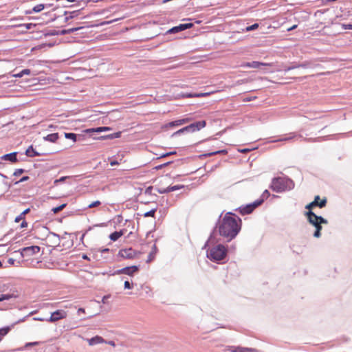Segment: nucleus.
<instances>
[{"instance_id": "55", "label": "nucleus", "mask_w": 352, "mask_h": 352, "mask_svg": "<svg viewBox=\"0 0 352 352\" xmlns=\"http://www.w3.org/2000/svg\"><path fill=\"white\" fill-rule=\"evenodd\" d=\"M30 179V177L29 176H23L20 179H19V182L21 183V182H26L28 180Z\"/></svg>"}, {"instance_id": "17", "label": "nucleus", "mask_w": 352, "mask_h": 352, "mask_svg": "<svg viewBox=\"0 0 352 352\" xmlns=\"http://www.w3.org/2000/svg\"><path fill=\"white\" fill-rule=\"evenodd\" d=\"M111 130V128L109 126H99L96 128H90L87 129L83 132L85 133L89 134V136H92L94 133H100L103 131H107Z\"/></svg>"}, {"instance_id": "7", "label": "nucleus", "mask_w": 352, "mask_h": 352, "mask_svg": "<svg viewBox=\"0 0 352 352\" xmlns=\"http://www.w3.org/2000/svg\"><path fill=\"white\" fill-rule=\"evenodd\" d=\"M41 250V248L38 245H31L25 247L19 250L21 258L32 256Z\"/></svg>"}, {"instance_id": "42", "label": "nucleus", "mask_w": 352, "mask_h": 352, "mask_svg": "<svg viewBox=\"0 0 352 352\" xmlns=\"http://www.w3.org/2000/svg\"><path fill=\"white\" fill-rule=\"evenodd\" d=\"M155 189L160 194H166L170 192L169 187L166 188H155Z\"/></svg>"}, {"instance_id": "49", "label": "nucleus", "mask_w": 352, "mask_h": 352, "mask_svg": "<svg viewBox=\"0 0 352 352\" xmlns=\"http://www.w3.org/2000/svg\"><path fill=\"white\" fill-rule=\"evenodd\" d=\"M153 189V186H150L148 187H147L146 189H145V191H144V193L146 195H152V190Z\"/></svg>"}, {"instance_id": "39", "label": "nucleus", "mask_w": 352, "mask_h": 352, "mask_svg": "<svg viewBox=\"0 0 352 352\" xmlns=\"http://www.w3.org/2000/svg\"><path fill=\"white\" fill-rule=\"evenodd\" d=\"M299 66L302 68H310L313 67V64L310 61H304L301 63H299Z\"/></svg>"}, {"instance_id": "21", "label": "nucleus", "mask_w": 352, "mask_h": 352, "mask_svg": "<svg viewBox=\"0 0 352 352\" xmlns=\"http://www.w3.org/2000/svg\"><path fill=\"white\" fill-rule=\"evenodd\" d=\"M83 27H76V28H72L69 29H63L61 30H58L59 35H66V34H70L72 33H74V32H76L79 30L82 29Z\"/></svg>"}, {"instance_id": "15", "label": "nucleus", "mask_w": 352, "mask_h": 352, "mask_svg": "<svg viewBox=\"0 0 352 352\" xmlns=\"http://www.w3.org/2000/svg\"><path fill=\"white\" fill-rule=\"evenodd\" d=\"M192 118H185L175 121L170 122L164 125L165 128L179 126L184 124H187L192 121Z\"/></svg>"}, {"instance_id": "6", "label": "nucleus", "mask_w": 352, "mask_h": 352, "mask_svg": "<svg viewBox=\"0 0 352 352\" xmlns=\"http://www.w3.org/2000/svg\"><path fill=\"white\" fill-rule=\"evenodd\" d=\"M140 267L138 265L127 266L116 270L113 274H126L128 276H133L135 274L138 273Z\"/></svg>"}, {"instance_id": "23", "label": "nucleus", "mask_w": 352, "mask_h": 352, "mask_svg": "<svg viewBox=\"0 0 352 352\" xmlns=\"http://www.w3.org/2000/svg\"><path fill=\"white\" fill-rule=\"evenodd\" d=\"M270 196V193L268 190H265L259 199H256L255 201L257 205L261 206L265 200H266Z\"/></svg>"}, {"instance_id": "9", "label": "nucleus", "mask_w": 352, "mask_h": 352, "mask_svg": "<svg viewBox=\"0 0 352 352\" xmlns=\"http://www.w3.org/2000/svg\"><path fill=\"white\" fill-rule=\"evenodd\" d=\"M258 206V205H257L256 202L254 201L251 204L239 207L236 210L241 214L245 215L251 214Z\"/></svg>"}, {"instance_id": "24", "label": "nucleus", "mask_w": 352, "mask_h": 352, "mask_svg": "<svg viewBox=\"0 0 352 352\" xmlns=\"http://www.w3.org/2000/svg\"><path fill=\"white\" fill-rule=\"evenodd\" d=\"M227 153H228L227 150L222 149V150H218V151H213V152L202 154V155H200V157L201 158L207 157H210V156H213V155H218V154L226 155Z\"/></svg>"}, {"instance_id": "14", "label": "nucleus", "mask_w": 352, "mask_h": 352, "mask_svg": "<svg viewBox=\"0 0 352 352\" xmlns=\"http://www.w3.org/2000/svg\"><path fill=\"white\" fill-rule=\"evenodd\" d=\"M136 255V252L132 248L122 249L118 252V256L126 259L133 258Z\"/></svg>"}, {"instance_id": "53", "label": "nucleus", "mask_w": 352, "mask_h": 352, "mask_svg": "<svg viewBox=\"0 0 352 352\" xmlns=\"http://www.w3.org/2000/svg\"><path fill=\"white\" fill-rule=\"evenodd\" d=\"M21 220H25V217L23 216V214H20L19 216H17L16 218H15V220L14 221L15 222H19Z\"/></svg>"}, {"instance_id": "34", "label": "nucleus", "mask_w": 352, "mask_h": 352, "mask_svg": "<svg viewBox=\"0 0 352 352\" xmlns=\"http://www.w3.org/2000/svg\"><path fill=\"white\" fill-rule=\"evenodd\" d=\"M64 136L66 139H69L73 141V142H77L76 133H64Z\"/></svg>"}, {"instance_id": "4", "label": "nucleus", "mask_w": 352, "mask_h": 352, "mask_svg": "<svg viewBox=\"0 0 352 352\" xmlns=\"http://www.w3.org/2000/svg\"><path fill=\"white\" fill-rule=\"evenodd\" d=\"M228 250L223 244H217V245L210 248L207 251V257L213 262L220 263H223L227 257Z\"/></svg>"}, {"instance_id": "28", "label": "nucleus", "mask_w": 352, "mask_h": 352, "mask_svg": "<svg viewBox=\"0 0 352 352\" xmlns=\"http://www.w3.org/2000/svg\"><path fill=\"white\" fill-rule=\"evenodd\" d=\"M157 252V248L156 247V245L154 244L152 248V251L149 253V254L148 256L146 263H150L154 260Z\"/></svg>"}, {"instance_id": "1", "label": "nucleus", "mask_w": 352, "mask_h": 352, "mask_svg": "<svg viewBox=\"0 0 352 352\" xmlns=\"http://www.w3.org/2000/svg\"><path fill=\"white\" fill-rule=\"evenodd\" d=\"M221 213L214 227L208 243H217L220 241L230 242L234 239L241 229L242 221L236 214L228 212L222 217Z\"/></svg>"}, {"instance_id": "29", "label": "nucleus", "mask_w": 352, "mask_h": 352, "mask_svg": "<svg viewBox=\"0 0 352 352\" xmlns=\"http://www.w3.org/2000/svg\"><path fill=\"white\" fill-rule=\"evenodd\" d=\"M46 6L47 5L43 4V3L38 4V5L35 6L34 7H33L32 10L27 11L26 13L32 14V12H40L46 7Z\"/></svg>"}, {"instance_id": "44", "label": "nucleus", "mask_w": 352, "mask_h": 352, "mask_svg": "<svg viewBox=\"0 0 352 352\" xmlns=\"http://www.w3.org/2000/svg\"><path fill=\"white\" fill-rule=\"evenodd\" d=\"M20 27L21 28H25L26 30H30L32 29V27H35L36 26V24H34V23H23V24H21L19 25Z\"/></svg>"}, {"instance_id": "22", "label": "nucleus", "mask_w": 352, "mask_h": 352, "mask_svg": "<svg viewBox=\"0 0 352 352\" xmlns=\"http://www.w3.org/2000/svg\"><path fill=\"white\" fill-rule=\"evenodd\" d=\"M104 339L99 336H96L90 339H88L89 344L91 346L96 345L97 344L102 343L104 342Z\"/></svg>"}, {"instance_id": "5", "label": "nucleus", "mask_w": 352, "mask_h": 352, "mask_svg": "<svg viewBox=\"0 0 352 352\" xmlns=\"http://www.w3.org/2000/svg\"><path fill=\"white\" fill-rule=\"evenodd\" d=\"M294 138H296L297 140H300L301 141H304L305 142H318L323 140H325L326 137H318V138H303L302 135L300 134H296L295 133H289L288 135V136H287L285 138H280V139H278L276 140H274L273 142H280V141H290L292 140H294Z\"/></svg>"}, {"instance_id": "10", "label": "nucleus", "mask_w": 352, "mask_h": 352, "mask_svg": "<svg viewBox=\"0 0 352 352\" xmlns=\"http://www.w3.org/2000/svg\"><path fill=\"white\" fill-rule=\"evenodd\" d=\"M193 27V23H181L179 25L174 26L172 28L169 29L166 32V34H176L182 31H184L187 29H190Z\"/></svg>"}, {"instance_id": "2", "label": "nucleus", "mask_w": 352, "mask_h": 352, "mask_svg": "<svg viewBox=\"0 0 352 352\" xmlns=\"http://www.w3.org/2000/svg\"><path fill=\"white\" fill-rule=\"evenodd\" d=\"M308 222L315 228V231L313 236L315 238H320L321 236V230L322 229V224H327V219L322 216L317 215L313 211H307L305 212Z\"/></svg>"}, {"instance_id": "45", "label": "nucleus", "mask_w": 352, "mask_h": 352, "mask_svg": "<svg viewBox=\"0 0 352 352\" xmlns=\"http://www.w3.org/2000/svg\"><path fill=\"white\" fill-rule=\"evenodd\" d=\"M69 177L68 176H63L60 177L59 179H55L54 184H58V183L64 182Z\"/></svg>"}, {"instance_id": "51", "label": "nucleus", "mask_w": 352, "mask_h": 352, "mask_svg": "<svg viewBox=\"0 0 352 352\" xmlns=\"http://www.w3.org/2000/svg\"><path fill=\"white\" fill-rule=\"evenodd\" d=\"M111 298V295L110 294H108V295H105L102 297V302L103 304H107L108 303V299Z\"/></svg>"}, {"instance_id": "18", "label": "nucleus", "mask_w": 352, "mask_h": 352, "mask_svg": "<svg viewBox=\"0 0 352 352\" xmlns=\"http://www.w3.org/2000/svg\"><path fill=\"white\" fill-rule=\"evenodd\" d=\"M12 291H19V290L15 286L10 285V284H3L0 287V292H1V293L11 294V292H12Z\"/></svg>"}, {"instance_id": "13", "label": "nucleus", "mask_w": 352, "mask_h": 352, "mask_svg": "<svg viewBox=\"0 0 352 352\" xmlns=\"http://www.w3.org/2000/svg\"><path fill=\"white\" fill-rule=\"evenodd\" d=\"M18 152H12L10 153L5 154L0 157V165L3 164L2 163V160L8 161L12 164H15L19 162V159L17 157Z\"/></svg>"}, {"instance_id": "30", "label": "nucleus", "mask_w": 352, "mask_h": 352, "mask_svg": "<svg viewBox=\"0 0 352 352\" xmlns=\"http://www.w3.org/2000/svg\"><path fill=\"white\" fill-rule=\"evenodd\" d=\"M42 32L45 37L59 35L58 30H45Z\"/></svg>"}, {"instance_id": "8", "label": "nucleus", "mask_w": 352, "mask_h": 352, "mask_svg": "<svg viewBox=\"0 0 352 352\" xmlns=\"http://www.w3.org/2000/svg\"><path fill=\"white\" fill-rule=\"evenodd\" d=\"M318 200H320V196L319 195H316L314 197V199L313 201H311V203H309L307 205H306L305 208L307 210H308V211H312V209L314 207L317 206V207H318L320 208H323L324 207L326 206L327 202L326 198H324V199H321V201L320 202H318Z\"/></svg>"}, {"instance_id": "11", "label": "nucleus", "mask_w": 352, "mask_h": 352, "mask_svg": "<svg viewBox=\"0 0 352 352\" xmlns=\"http://www.w3.org/2000/svg\"><path fill=\"white\" fill-rule=\"evenodd\" d=\"M67 317V312L64 310H56L51 314V316L47 318V322H55L59 320L65 318Z\"/></svg>"}, {"instance_id": "52", "label": "nucleus", "mask_w": 352, "mask_h": 352, "mask_svg": "<svg viewBox=\"0 0 352 352\" xmlns=\"http://www.w3.org/2000/svg\"><path fill=\"white\" fill-rule=\"evenodd\" d=\"M115 219L117 223H120L123 220V217L121 214H118L116 216Z\"/></svg>"}, {"instance_id": "32", "label": "nucleus", "mask_w": 352, "mask_h": 352, "mask_svg": "<svg viewBox=\"0 0 352 352\" xmlns=\"http://www.w3.org/2000/svg\"><path fill=\"white\" fill-rule=\"evenodd\" d=\"M250 68H260L261 66H269L270 63H261L259 61H252Z\"/></svg>"}, {"instance_id": "40", "label": "nucleus", "mask_w": 352, "mask_h": 352, "mask_svg": "<svg viewBox=\"0 0 352 352\" xmlns=\"http://www.w3.org/2000/svg\"><path fill=\"white\" fill-rule=\"evenodd\" d=\"M25 172H26V170H25L23 168H17L14 170L13 175L15 177H18Z\"/></svg>"}, {"instance_id": "26", "label": "nucleus", "mask_w": 352, "mask_h": 352, "mask_svg": "<svg viewBox=\"0 0 352 352\" xmlns=\"http://www.w3.org/2000/svg\"><path fill=\"white\" fill-rule=\"evenodd\" d=\"M120 136H121V132L118 131V132L113 133H111V134H109V135L100 136L99 138H97V139H100V140H107V139L108 140H113V139H115V138H118Z\"/></svg>"}, {"instance_id": "48", "label": "nucleus", "mask_w": 352, "mask_h": 352, "mask_svg": "<svg viewBox=\"0 0 352 352\" xmlns=\"http://www.w3.org/2000/svg\"><path fill=\"white\" fill-rule=\"evenodd\" d=\"M101 204V202L100 201H93L91 204H90L89 206H88V208H92L94 207H96V206H98Z\"/></svg>"}, {"instance_id": "41", "label": "nucleus", "mask_w": 352, "mask_h": 352, "mask_svg": "<svg viewBox=\"0 0 352 352\" xmlns=\"http://www.w3.org/2000/svg\"><path fill=\"white\" fill-rule=\"evenodd\" d=\"M168 187H169L170 192H173V191H175V190L183 188L184 187V185H175V186H170Z\"/></svg>"}, {"instance_id": "62", "label": "nucleus", "mask_w": 352, "mask_h": 352, "mask_svg": "<svg viewBox=\"0 0 352 352\" xmlns=\"http://www.w3.org/2000/svg\"><path fill=\"white\" fill-rule=\"evenodd\" d=\"M15 262V260L12 258H10L8 260V263L10 265H14Z\"/></svg>"}, {"instance_id": "58", "label": "nucleus", "mask_w": 352, "mask_h": 352, "mask_svg": "<svg viewBox=\"0 0 352 352\" xmlns=\"http://www.w3.org/2000/svg\"><path fill=\"white\" fill-rule=\"evenodd\" d=\"M27 226H28V223L25 220H23L20 225L21 228H26Z\"/></svg>"}, {"instance_id": "61", "label": "nucleus", "mask_w": 352, "mask_h": 352, "mask_svg": "<svg viewBox=\"0 0 352 352\" xmlns=\"http://www.w3.org/2000/svg\"><path fill=\"white\" fill-rule=\"evenodd\" d=\"M250 65H251V63L250 62H247V63H245L242 65L243 67H248V68H250Z\"/></svg>"}, {"instance_id": "27", "label": "nucleus", "mask_w": 352, "mask_h": 352, "mask_svg": "<svg viewBox=\"0 0 352 352\" xmlns=\"http://www.w3.org/2000/svg\"><path fill=\"white\" fill-rule=\"evenodd\" d=\"M124 234V230L115 231L109 235V239L113 241H116L120 237Z\"/></svg>"}, {"instance_id": "50", "label": "nucleus", "mask_w": 352, "mask_h": 352, "mask_svg": "<svg viewBox=\"0 0 352 352\" xmlns=\"http://www.w3.org/2000/svg\"><path fill=\"white\" fill-rule=\"evenodd\" d=\"M39 342H28L25 344V348L27 349L28 348L29 346H37L39 344Z\"/></svg>"}, {"instance_id": "54", "label": "nucleus", "mask_w": 352, "mask_h": 352, "mask_svg": "<svg viewBox=\"0 0 352 352\" xmlns=\"http://www.w3.org/2000/svg\"><path fill=\"white\" fill-rule=\"evenodd\" d=\"M289 66H290L291 70L296 69V68H300L299 63H292L291 64V65H289Z\"/></svg>"}, {"instance_id": "12", "label": "nucleus", "mask_w": 352, "mask_h": 352, "mask_svg": "<svg viewBox=\"0 0 352 352\" xmlns=\"http://www.w3.org/2000/svg\"><path fill=\"white\" fill-rule=\"evenodd\" d=\"M206 125V120H199L186 126L189 133H194L200 131Z\"/></svg>"}, {"instance_id": "3", "label": "nucleus", "mask_w": 352, "mask_h": 352, "mask_svg": "<svg viewBox=\"0 0 352 352\" xmlns=\"http://www.w3.org/2000/svg\"><path fill=\"white\" fill-rule=\"evenodd\" d=\"M270 188L276 192L291 190L294 188V182L289 177H274Z\"/></svg>"}, {"instance_id": "59", "label": "nucleus", "mask_w": 352, "mask_h": 352, "mask_svg": "<svg viewBox=\"0 0 352 352\" xmlns=\"http://www.w3.org/2000/svg\"><path fill=\"white\" fill-rule=\"evenodd\" d=\"M47 318H41V317L34 318V320H37V321H47Z\"/></svg>"}, {"instance_id": "38", "label": "nucleus", "mask_w": 352, "mask_h": 352, "mask_svg": "<svg viewBox=\"0 0 352 352\" xmlns=\"http://www.w3.org/2000/svg\"><path fill=\"white\" fill-rule=\"evenodd\" d=\"M157 211V208H153V209H151V210L145 212L143 216L144 217H154L155 218V212Z\"/></svg>"}, {"instance_id": "35", "label": "nucleus", "mask_w": 352, "mask_h": 352, "mask_svg": "<svg viewBox=\"0 0 352 352\" xmlns=\"http://www.w3.org/2000/svg\"><path fill=\"white\" fill-rule=\"evenodd\" d=\"M186 133H189L186 126L183 127V128H182V129H179L178 131H175V133H173L172 134L171 137L174 138L175 136L180 135Z\"/></svg>"}, {"instance_id": "56", "label": "nucleus", "mask_w": 352, "mask_h": 352, "mask_svg": "<svg viewBox=\"0 0 352 352\" xmlns=\"http://www.w3.org/2000/svg\"><path fill=\"white\" fill-rule=\"evenodd\" d=\"M343 28L344 30H352V24H343Z\"/></svg>"}, {"instance_id": "36", "label": "nucleus", "mask_w": 352, "mask_h": 352, "mask_svg": "<svg viewBox=\"0 0 352 352\" xmlns=\"http://www.w3.org/2000/svg\"><path fill=\"white\" fill-rule=\"evenodd\" d=\"M258 28V24L255 23L251 25H248L243 29V32H250L256 30Z\"/></svg>"}, {"instance_id": "20", "label": "nucleus", "mask_w": 352, "mask_h": 352, "mask_svg": "<svg viewBox=\"0 0 352 352\" xmlns=\"http://www.w3.org/2000/svg\"><path fill=\"white\" fill-rule=\"evenodd\" d=\"M25 154L28 156V157H36V156H41L43 154L37 152L33 147L32 145L30 146L27 150L25 151Z\"/></svg>"}, {"instance_id": "25", "label": "nucleus", "mask_w": 352, "mask_h": 352, "mask_svg": "<svg viewBox=\"0 0 352 352\" xmlns=\"http://www.w3.org/2000/svg\"><path fill=\"white\" fill-rule=\"evenodd\" d=\"M58 138H59V135H58V133H53L47 135L46 136H45L43 138V139L45 141H48V142L54 143L58 140Z\"/></svg>"}, {"instance_id": "16", "label": "nucleus", "mask_w": 352, "mask_h": 352, "mask_svg": "<svg viewBox=\"0 0 352 352\" xmlns=\"http://www.w3.org/2000/svg\"><path fill=\"white\" fill-rule=\"evenodd\" d=\"M20 295L21 292L19 291H12L11 294L2 293L0 294V302L18 298Z\"/></svg>"}, {"instance_id": "60", "label": "nucleus", "mask_w": 352, "mask_h": 352, "mask_svg": "<svg viewBox=\"0 0 352 352\" xmlns=\"http://www.w3.org/2000/svg\"><path fill=\"white\" fill-rule=\"evenodd\" d=\"M282 70L285 72H287L291 70L290 66H285Z\"/></svg>"}, {"instance_id": "31", "label": "nucleus", "mask_w": 352, "mask_h": 352, "mask_svg": "<svg viewBox=\"0 0 352 352\" xmlns=\"http://www.w3.org/2000/svg\"><path fill=\"white\" fill-rule=\"evenodd\" d=\"M232 352H256V350L252 348H245L238 346L234 349Z\"/></svg>"}, {"instance_id": "47", "label": "nucleus", "mask_w": 352, "mask_h": 352, "mask_svg": "<svg viewBox=\"0 0 352 352\" xmlns=\"http://www.w3.org/2000/svg\"><path fill=\"white\" fill-rule=\"evenodd\" d=\"M133 283H130L129 281H128V280L124 281V289H131L133 288Z\"/></svg>"}, {"instance_id": "19", "label": "nucleus", "mask_w": 352, "mask_h": 352, "mask_svg": "<svg viewBox=\"0 0 352 352\" xmlns=\"http://www.w3.org/2000/svg\"><path fill=\"white\" fill-rule=\"evenodd\" d=\"M80 14V10H74L72 12L65 11L64 15L65 16V21L67 22L69 19H74Z\"/></svg>"}, {"instance_id": "64", "label": "nucleus", "mask_w": 352, "mask_h": 352, "mask_svg": "<svg viewBox=\"0 0 352 352\" xmlns=\"http://www.w3.org/2000/svg\"><path fill=\"white\" fill-rule=\"evenodd\" d=\"M30 211V208H27L25 210H23L21 214H23L25 217L26 214H28Z\"/></svg>"}, {"instance_id": "33", "label": "nucleus", "mask_w": 352, "mask_h": 352, "mask_svg": "<svg viewBox=\"0 0 352 352\" xmlns=\"http://www.w3.org/2000/svg\"><path fill=\"white\" fill-rule=\"evenodd\" d=\"M31 73V70L30 69H24L21 70L20 72L17 74H13V76L16 78H21L24 75H29Z\"/></svg>"}, {"instance_id": "63", "label": "nucleus", "mask_w": 352, "mask_h": 352, "mask_svg": "<svg viewBox=\"0 0 352 352\" xmlns=\"http://www.w3.org/2000/svg\"><path fill=\"white\" fill-rule=\"evenodd\" d=\"M82 258L84 259V260H87V261H89L90 260L89 257L87 254H83L82 255Z\"/></svg>"}, {"instance_id": "46", "label": "nucleus", "mask_w": 352, "mask_h": 352, "mask_svg": "<svg viewBox=\"0 0 352 352\" xmlns=\"http://www.w3.org/2000/svg\"><path fill=\"white\" fill-rule=\"evenodd\" d=\"M176 153H177V152L175 151L165 153L162 154L160 155V158L166 157L172 155H175Z\"/></svg>"}, {"instance_id": "57", "label": "nucleus", "mask_w": 352, "mask_h": 352, "mask_svg": "<svg viewBox=\"0 0 352 352\" xmlns=\"http://www.w3.org/2000/svg\"><path fill=\"white\" fill-rule=\"evenodd\" d=\"M97 252H100L101 253H105V252H109V248H103V249H98Z\"/></svg>"}, {"instance_id": "43", "label": "nucleus", "mask_w": 352, "mask_h": 352, "mask_svg": "<svg viewBox=\"0 0 352 352\" xmlns=\"http://www.w3.org/2000/svg\"><path fill=\"white\" fill-rule=\"evenodd\" d=\"M77 138V142H83L86 140L87 135L80 133V134H76Z\"/></svg>"}, {"instance_id": "37", "label": "nucleus", "mask_w": 352, "mask_h": 352, "mask_svg": "<svg viewBox=\"0 0 352 352\" xmlns=\"http://www.w3.org/2000/svg\"><path fill=\"white\" fill-rule=\"evenodd\" d=\"M67 206V204H63L57 207H54L52 209V211L54 213V214H56L59 212H60L61 210H63L65 207Z\"/></svg>"}]
</instances>
